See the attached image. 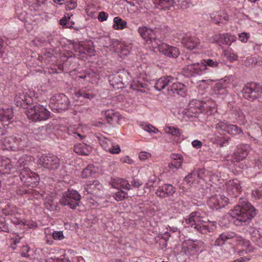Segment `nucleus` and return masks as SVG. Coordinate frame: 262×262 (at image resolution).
<instances>
[{"instance_id":"1","label":"nucleus","mask_w":262,"mask_h":262,"mask_svg":"<svg viewBox=\"0 0 262 262\" xmlns=\"http://www.w3.org/2000/svg\"><path fill=\"white\" fill-rule=\"evenodd\" d=\"M138 31L149 48L153 50L157 48L160 53L169 57L177 58L179 55L178 48L162 42L164 31L161 28L151 29L142 26L139 27Z\"/></svg>"},{"instance_id":"2","label":"nucleus","mask_w":262,"mask_h":262,"mask_svg":"<svg viewBox=\"0 0 262 262\" xmlns=\"http://www.w3.org/2000/svg\"><path fill=\"white\" fill-rule=\"evenodd\" d=\"M230 214L235 226H243L249 223L257 214V210L251 203L242 199Z\"/></svg>"},{"instance_id":"3","label":"nucleus","mask_w":262,"mask_h":262,"mask_svg":"<svg viewBox=\"0 0 262 262\" xmlns=\"http://www.w3.org/2000/svg\"><path fill=\"white\" fill-rule=\"evenodd\" d=\"M155 87L160 91L166 87L168 91L172 92L174 95L177 94L184 97L186 89L185 85L177 82V79L171 76H165L159 78L156 82Z\"/></svg>"},{"instance_id":"4","label":"nucleus","mask_w":262,"mask_h":262,"mask_svg":"<svg viewBox=\"0 0 262 262\" xmlns=\"http://www.w3.org/2000/svg\"><path fill=\"white\" fill-rule=\"evenodd\" d=\"M28 145V140L26 135L4 137L3 134L0 135V148L3 150H21Z\"/></svg>"},{"instance_id":"5","label":"nucleus","mask_w":262,"mask_h":262,"mask_svg":"<svg viewBox=\"0 0 262 262\" xmlns=\"http://www.w3.org/2000/svg\"><path fill=\"white\" fill-rule=\"evenodd\" d=\"M200 214L199 212H193L190 213L188 217L185 219V223L187 227H193L203 234L213 231L215 227L213 225L209 227L204 225V221L202 220Z\"/></svg>"},{"instance_id":"6","label":"nucleus","mask_w":262,"mask_h":262,"mask_svg":"<svg viewBox=\"0 0 262 262\" xmlns=\"http://www.w3.org/2000/svg\"><path fill=\"white\" fill-rule=\"evenodd\" d=\"M229 239L232 240V241L235 242L236 244L246 246L247 248L245 249L246 252L251 251L249 242L241 236L232 231L225 232L221 233L214 242V245L216 246H222L226 242H227Z\"/></svg>"},{"instance_id":"7","label":"nucleus","mask_w":262,"mask_h":262,"mask_svg":"<svg viewBox=\"0 0 262 262\" xmlns=\"http://www.w3.org/2000/svg\"><path fill=\"white\" fill-rule=\"evenodd\" d=\"M191 56L186 58V66L182 69V74L188 78L196 77L201 76L204 72L205 68L200 62H193Z\"/></svg>"},{"instance_id":"8","label":"nucleus","mask_w":262,"mask_h":262,"mask_svg":"<svg viewBox=\"0 0 262 262\" xmlns=\"http://www.w3.org/2000/svg\"><path fill=\"white\" fill-rule=\"evenodd\" d=\"M80 200L81 196L77 191L69 189L60 199V203L63 206H68L74 209L79 205Z\"/></svg>"},{"instance_id":"9","label":"nucleus","mask_w":262,"mask_h":262,"mask_svg":"<svg viewBox=\"0 0 262 262\" xmlns=\"http://www.w3.org/2000/svg\"><path fill=\"white\" fill-rule=\"evenodd\" d=\"M27 116L33 121H42L49 118L50 112L42 105L32 104L28 111Z\"/></svg>"},{"instance_id":"10","label":"nucleus","mask_w":262,"mask_h":262,"mask_svg":"<svg viewBox=\"0 0 262 262\" xmlns=\"http://www.w3.org/2000/svg\"><path fill=\"white\" fill-rule=\"evenodd\" d=\"M38 164L49 170H56L60 165V159L52 154L41 155L38 160Z\"/></svg>"},{"instance_id":"11","label":"nucleus","mask_w":262,"mask_h":262,"mask_svg":"<svg viewBox=\"0 0 262 262\" xmlns=\"http://www.w3.org/2000/svg\"><path fill=\"white\" fill-rule=\"evenodd\" d=\"M69 104L68 98L63 94H58L51 98L50 106L52 110L60 112L68 110Z\"/></svg>"},{"instance_id":"12","label":"nucleus","mask_w":262,"mask_h":262,"mask_svg":"<svg viewBox=\"0 0 262 262\" xmlns=\"http://www.w3.org/2000/svg\"><path fill=\"white\" fill-rule=\"evenodd\" d=\"M242 93L245 98L253 101L261 96L262 88L258 83L251 82L245 85Z\"/></svg>"},{"instance_id":"13","label":"nucleus","mask_w":262,"mask_h":262,"mask_svg":"<svg viewBox=\"0 0 262 262\" xmlns=\"http://www.w3.org/2000/svg\"><path fill=\"white\" fill-rule=\"evenodd\" d=\"M204 110L202 102L196 100L191 101L187 108L185 114L188 117H196L197 115Z\"/></svg>"},{"instance_id":"14","label":"nucleus","mask_w":262,"mask_h":262,"mask_svg":"<svg viewBox=\"0 0 262 262\" xmlns=\"http://www.w3.org/2000/svg\"><path fill=\"white\" fill-rule=\"evenodd\" d=\"M203 244V243L200 241H188L183 245L182 251L186 255H193Z\"/></svg>"},{"instance_id":"15","label":"nucleus","mask_w":262,"mask_h":262,"mask_svg":"<svg viewBox=\"0 0 262 262\" xmlns=\"http://www.w3.org/2000/svg\"><path fill=\"white\" fill-rule=\"evenodd\" d=\"M14 102L17 106L27 108L32 104V99L26 93H22L16 95Z\"/></svg>"},{"instance_id":"16","label":"nucleus","mask_w":262,"mask_h":262,"mask_svg":"<svg viewBox=\"0 0 262 262\" xmlns=\"http://www.w3.org/2000/svg\"><path fill=\"white\" fill-rule=\"evenodd\" d=\"M84 189L88 193L98 195L102 191L103 186L97 180L90 181L84 185Z\"/></svg>"},{"instance_id":"17","label":"nucleus","mask_w":262,"mask_h":262,"mask_svg":"<svg viewBox=\"0 0 262 262\" xmlns=\"http://www.w3.org/2000/svg\"><path fill=\"white\" fill-rule=\"evenodd\" d=\"M181 42L185 48L190 50L199 49L201 47L200 40L195 36L186 35L182 38Z\"/></svg>"},{"instance_id":"18","label":"nucleus","mask_w":262,"mask_h":262,"mask_svg":"<svg viewBox=\"0 0 262 262\" xmlns=\"http://www.w3.org/2000/svg\"><path fill=\"white\" fill-rule=\"evenodd\" d=\"M176 190V188L172 185L165 184L158 187L156 191V194L161 198H164L172 195Z\"/></svg>"},{"instance_id":"19","label":"nucleus","mask_w":262,"mask_h":262,"mask_svg":"<svg viewBox=\"0 0 262 262\" xmlns=\"http://www.w3.org/2000/svg\"><path fill=\"white\" fill-rule=\"evenodd\" d=\"M241 190L242 187L237 180L229 181L227 185V191L231 197L236 198Z\"/></svg>"},{"instance_id":"20","label":"nucleus","mask_w":262,"mask_h":262,"mask_svg":"<svg viewBox=\"0 0 262 262\" xmlns=\"http://www.w3.org/2000/svg\"><path fill=\"white\" fill-rule=\"evenodd\" d=\"M109 82L114 89H119L124 88L126 82L123 79L121 74H116L109 76Z\"/></svg>"},{"instance_id":"21","label":"nucleus","mask_w":262,"mask_h":262,"mask_svg":"<svg viewBox=\"0 0 262 262\" xmlns=\"http://www.w3.org/2000/svg\"><path fill=\"white\" fill-rule=\"evenodd\" d=\"M147 86V83L140 77L134 78L130 84V88L134 90L142 93L146 92L148 90Z\"/></svg>"},{"instance_id":"22","label":"nucleus","mask_w":262,"mask_h":262,"mask_svg":"<svg viewBox=\"0 0 262 262\" xmlns=\"http://www.w3.org/2000/svg\"><path fill=\"white\" fill-rule=\"evenodd\" d=\"M13 118V112L12 108H3L0 111V120L5 125H8Z\"/></svg>"},{"instance_id":"23","label":"nucleus","mask_w":262,"mask_h":262,"mask_svg":"<svg viewBox=\"0 0 262 262\" xmlns=\"http://www.w3.org/2000/svg\"><path fill=\"white\" fill-rule=\"evenodd\" d=\"M92 147L85 143H79L74 146V151L76 154L82 156H88L92 151Z\"/></svg>"},{"instance_id":"24","label":"nucleus","mask_w":262,"mask_h":262,"mask_svg":"<svg viewBox=\"0 0 262 262\" xmlns=\"http://www.w3.org/2000/svg\"><path fill=\"white\" fill-rule=\"evenodd\" d=\"M104 115L107 122L110 124H113L114 122H118L120 120L119 114L113 110L105 111Z\"/></svg>"},{"instance_id":"25","label":"nucleus","mask_w":262,"mask_h":262,"mask_svg":"<svg viewBox=\"0 0 262 262\" xmlns=\"http://www.w3.org/2000/svg\"><path fill=\"white\" fill-rule=\"evenodd\" d=\"M211 20L216 24H219L220 23L225 24L228 20V15L225 13L224 12L220 13H212L211 15Z\"/></svg>"},{"instance_id":"26","label":"nucleus","mask_w":262,"mask_h":262,"mask_svg":"<svg viewBox=\"0 0 262 262\" xmlns=\"http://www.w3.org/2000/svg\"><path fill=\"white\" fill-rule=\"evenodd\" d=\"M15 162V161H12L7 158L2 159L0 161V167L2 168L1 170L5 171V172H9L13 167V164Z\"/></svg>"},{"instance_id":"27","label":"nucleus","mask_w":262,"mask_h":262,"mask_svg":"<svg viewBox=\"0 0 262 262\" xmlns=\"http://www.w3.org/2000/svg\"><path fill=\"white\" fill-rule=\"evenodd\" d=\"M84 55H82V57L85 58L87 55L91 57L95 55L96 51L92 41L89 40L87 42H84Z\"/></svg>"},{"instance_id":"28","label":"nucleus","mask_w":262,"mask_h":262,"mask_svg":"<svg viewBox=\"0 0 262 262\" xmlns=\"http://www.w3.org/2000/svg\"><path fill=\"white\" fill-rule=\"evenodd\" d=\"M220 199H221V195L212 196L209 199L207 202L209 206L213 209L217 210L221 208V207H220Z\"/></svg>"},{"instance_id":"29","label":"nucleus","mask_w":262,"mask_h":262,"mask_svg":"<svg viewBox=\"0 0 262 262\" xmlns=\"http://www.w3.org/2000/svg\"><path fill=\"white\" fill-rule=\"evenodd\" d=\"M252 241L259 247L262 248V234L259 230L253 229L251 232Z\"/></svg>"},{"instance_id":"30","label":"nucleus","mask_w":262,"mask_h":262,"mask_svg":"<svg viewBox=\"0 0 262 262\" xmlns=\"http://www.w3.org/2000/svg\"><path fill=\"white\" fill-rule=\"evenodd\" d=\"M76 96L77 97H83L91 100L96 96V95L91 90L81 89L76 93Z\"/></svg>"},{"instance_id":"31","label":"nucleus","mask_w":262,"mask_h":262,"mask_svg":"<svg viewBox=\"0 0 262 262\" xmlns=\"http://www.w3.org/2000/svg\"><path fill=\"white\" fill-rule=\"evenodd\" d=\"M202 66L205 67L204 72L208 70L209 68H218L219 66V62L215 60L212 59H205L201 60V62Z\"/></svg>"},{"instance_id":"32","label":"nucleus","mask_w":262,"mask_h":262,"mask_svg":"<svg viewBox=\"0 0 262 262\" xmlns=\"http://www.w3.org/2000/svg\"><path fill=\"white\" fill-rule=\"evenodd\" d=\"M113 28L115 30H123L127 27V23L119 17L114 18Z\"/></svg>"},{"instance_id":"33","label":"nucleus","mask_w":262,"mask_h":262,"mask_svg":"<svg viewBox=\"0 0 262 262\" xmlns=\"http://www.w3.org/2000/svg\"><path fill=\"white\" fill-rule=\"evenodd\" d=\"M72 14L68 13L67 15L60 19L59 24L65 28H71L73 27L74 23L73 21H70V18L72 16Z\"/></svg>"},{"instance_id":"34","label":"nucleus","mask_w":262,"mask_h":262,"mask_svg":"<svg viewBox=\"0 0 262 262\" xmlns=\"http://www.w3.org/2000/svg\"><path fill=\"white\" fill-rule=\"evenodd\" d=\"M153 3L163 9H169L175 3L174 0H152Z\"/></svg>"},{"instance_id":"35","label":"nucleus","mask_w":262,"mask_h":262,"mask_svg":"<svg viewBox=\"0 0 262 262\" xmlns=\"http://www.w3.org/2000/svg\"><path fill=\"white\" fill-rule=\"evenodd\" d=\"M203 172L202 170H194L184 178V181L190 185L193 183V180H190L193 177V175H197L198 179H202L203 177Z\"/></svg>"},{"instance_id":"36","label":"nucleus","mask_w":262,"mask_h":262,"mask_svg":"<svg viewBox=\"0 0 262 262\" xmlns=\"http://www.w3.org/2000/svg\"><path fill=\"white\" fill-rule=\"evenodd\" d=\"M48 126H42L37 128H35L33 133L36 136L35 138H38V139H41L43 136H46L48 132Z\"/></svg>"},{"instance_id":"37","label":"nucleus","mask_w":262,"mask_h":262,"mask_svg":"<svg viewBox=\"0 0 262 262\" xmlns=\"http://www.w3.org/2000/svg\"><path fill=\"white\" fill-rule=\"evenodd\" d=\"M164 130L166 134H170L175 137H179L182 134V131L174 126H166Z\"/></svg>"},{"instance_id":"38","label":"nucleus","mask_w":262,"mask_h":262,"mask_svg":"<svg viewBox=\"0 0 262 262\" xmlns=\"http://www.w3.org/2000/svg\"><path fill=\"white\" fill-rule=\"evenodd\" d=\"M228 34H220L215 35L213 37L214 41L217 42L219 40L220 42L230 46V39H229Z\"/></svg>"},{"instance_id":"39","label":"nucleus","mask_w":262,"mask_h":262,"mask_svg":"<svg viewBox=\"0 0 262 262\" xmlns=\"http://www.w3.org/2000/svg\"><path fill=\"white\" fill-rule=\"evenodd\" d=\"M95 172L94 167L93 165H89L82 171L81 177L82 178H88L91 177Z\"/></svg>"},{"instance_id":"40","label":"nucleus","mask_w":262,"mask_h":262,"mask_svg":"<svg viewBox=\"0 0 262 262\" xmlns=\"http://www.w3.org/2000/svg\"><path fill=\"white\" fill-rule=\"evenodd\" d=\"M31 253V251L28 245H23L21 246L20 253L23 257L31 259L32 258Z\"/></svg>"},{"instance_id":"41","label":"nucleus","mask_w":262,"mask_h":262,"mask_svg":"<svg viewBox=\"0 0 262 262\" xmlns=\"http://www.w3.org/2000/svg\"><path fill=\"white\" fill-rule=\"evenodd\" d=\"M84 42H79L78 43H75L74 45V48L76 52L78 53L77 55L79 56V58H83L84 57H82V55H84Z\"/></svg>"},{"instance_id":"42","label":"nucleus","mask_w":262,"mask_h":262,"mask_svg":"<svg viewBox=\"0 0 262 262\" xmlns=\"http://www.w3.org/2000/svg\"><path fill=\"white\" fill-rule=\"evenodd\" d=\"M230 79L227 78L225 80H221V81L215 85V89L216 91H220L222 90H225L230 86L229 83Z\"/></svg>"},{"instance_id":"43","label":"nucleus","mask_w":262,"mask_h":262,"mask_svg":"<svg viewBox=\"0 0 262 262\" xmlns=\"http://www.w3.org/2000/svg\"><path fill=\"white\" fill-rule=\"evenodd\" d=\"M242 133V129L240 127L236 125L229 124L227 133L230 135H236Z\"/></svg>"},{"instance_id":"44","label":"nucleus","mask_w":262,"mask_h":262,"mask_svg":"<svg viewBox=\"0 0 262 262\" xmlns=\"http://www.w3.org/2000/svg\"><path fill=\"white\" fill-rule=\"evenodd\" d=\"M235 115L237 116L236 119L237 121L241 124L244 125L246 122L245 115L244 113L239 109L235 110Z\"/></svg>"},{"instance_id":"45","label":"nucleus","mask_w":262,"mask_h":262,"mask_svg":"<svg viewBox=\"0 0 262 262\" xmlns=\"http://www.w3.org/2000/svg\"><path fill=\"white\" fill-rule=\"evenodd\" d=\"M229 124L226 122L221 121L215 125V128L219 131L227 133Z\"/></svg>"},{"instance_id":"46","label":"nucleus","mask_w":262,"mask_h":262,"mask_svg":"<svg viewBox=\"0 0 262 262\" xmlns=\"http://www.w3.org/2000/svg\"><path fill=\"white\" fill-rule=\"evenodd\" d=\"M118 186L117 187L118 189H121L122 188L125 190H130V185L128 182L124 179H120L118 180Z\"/></svg>"},{"instance_id":"47","label":"nucleus","mask_w":262,"mask_h":262,"mask_svg":"<svg viewBox=\"0 0 262 262\" xmlns=\"http://www.w3.org/2000/svg\"><path fill=\"white\" fill-rule=\"evenodd\" d=\"M183 161H172L168 164V167L170 169L174 171L175 169H178L181 168Z\"/></svg>"},{"instance_id":"48","label":"nucleus","mask_w":262,"mask_h":262,"mask_svg":"<svg viewBox=\"0 0 262 262\" xmlns=\"http://www.w3.org/2000/svg\"><path fill=\"white\" fill-rule=\"evenodd\" d=\"M127 197V193L125 191L121 190L115 193L114 198L117 201H120L124 200Z\"/></svg>"},{"instance_id":"49","label":"nucleus","mask_w":262,"mask_h":262,"mask_svg":"<svg viewBox=\"0 0 262 262\" xmlns=\"http://www.w3.org/2000/svg\"><path fill=\"white\" fill-rule=\"evenodd\" d=\"M242 160L243 159L237 151V150L233 152L230 158L228 159V161H230L232 163L239 162Z\"/></svg>"},{"instance_id":"50","label":"nucleus","mask_w":262,"mask_h":262,"mask_svg":"<svg viewBox=\"0 0 262 262\" xmlns=\"http://www.w3.org/2000/svg\"><path fill=\"white\" fill-rule=\"evenodd\" d=\"M177 5L181 9H186L190 6V0H177Z\"/></svg>"},{"instance_id":"51","label":"nucleus","mask_w":262,"mask_h":262,"mask_svg":"<svg viewBox=\"0 0 262 262\" xmlns=\"http://www.w3.org/2000/svg\"><path fill=\"white\" fill-rule=\"evenodd\" d=\"M28 158V157L27 155H24L18 158H17L16 157H15L14 158V160L17 161L16 162L18 164L19 166H21L26 164V159Z\"/></svg>"},{"instance_id":"52","label":"nucleus","mask_w":262,"mask_h":262,"mask_svg":"<svg viewBox=\"0 0 262 262\" xmlns=\"http://www.w3.org/2000/svg\"><path fill=\"white\" fill-rule=\"evenodd\" d=\"M77 6V0H66V9L72 10Z\"/></svg>"},{"instance_id":"53","label":"nucleus","mask_w":262,"mask_h":262,"mask_svg":"<svg viewBox=\"0 0 262 262\" xmlns=\"http://www.w3.org/2000/svg\"><path fill=\"white\" fill-rule=\"evenodd\" d=\"M143 128L146 132L150 133H157L158 132V129L149 124L143 125Z\"/></svg>"},{"instance_id":"54","label":"nucleus","mask_w":262,"mask_h":262,"mask_svg":"<svg viewBox=\"0 0 262 262\" xmlns=\"http://www.w3.org/2000/svg\"><path fill=\"white\" fill-rule=\"evenodd\" d=\"M237 149L242 151L243 154L245 153L247 156L248 155L249 152L251 150V147L249 144L241 145Z\"/></svg>"},{"instance_id":"55","label":"nucleus","mask_w":262,"mask_h":262,"mask_svg":"<svg viewBox=\"0 0 262 262\" xmlns=\"http://www.w3.org/2000/svg\"><path fill=\"white\" fill-rule=\"evenodd\" d=\"M178 233V234H179L180 232L178 230V229L176 227H172L170 228V230L169 232H166L163 236V238L166 241L168 239V236H171V233Z\"/></svg>"},{"instance_id":"56","label":"nucleus","mask_w":262,"mask_h":262,"mask_svg":"<svg viewBox=\"0 0 262 262\" xmlns=\"http://www.w3.org/2000/svg\"><path fill=\"white\" fill-rule=\"evenodd\" d=\"M8 231V226L6 224L5 218L0 217V232H7Z\"/></svg>"},{"instance_id":"57","label":"nucleus","mask_w":262,"mask_h":262,"mask_svg":"<svg viewBox=\"0 0 262 262\" xmlns=\"http://www.w3.org/2000/svg\"><path fill=\"white\" fill-rule=\"evenodd\" d=\"M13 208L12 206L7 205L5 208L2 209V212L6 215L12 214L14 212Z\"/></svg>"},{"instance_id":"58","label":"nucleus","mask_w":262,"mask_h":262,"mask_svg":"<svg viewBox=\"0 0 262 262\" xmlns=\"http://www.w3.org/2000/svg\"><path fill=\"white\" fill-rule=\"evenodd\" d=\"M95 75V73H86L82 74L79 76H78L77 77V78L79 79V78L84 79L88 81H90V78H92L93 76H94Z\"/></svg>"},{"instance_id":"59","label":"nucleus","mask_w":262,"mask_h":262,"mask_svg":"<svg viewBox=\"0 0 262 262\" xmlns=\"http://www.w3.org/2000/svg\"><path fill=\"white\" fill-rule=\"evenodd\" d=\"M52 237L55 240H61L64 238L62 231H54L52 233Z\"/></svg>"},{"instance_id":"60","label":"nucleus","mask_w":262,"mask_h":262,"mask_svg":"<svg viewBox=\"0 0 262 262\" xmlns=\"http://www.w3.org/2000/svg\"><path fill=\"white\" fill-rule=\"evenodd\" d=\"M239 40L243 42H246L250 37V35L247 33H242L238 35Z\"/></svg>"},{"instance_id":"61","label":"nucleus","mask_w":262,"mask_h":262,"mask_svg":"<svg viewBox=\"0 0 262 262\" xmlns=\"http://www.w3.org/2000/svg\"><path fill=\"white\" fill-rule=\"evenodd\" d=\"M108 17V14L104 11L100 12L98 16V19L100 21L106 20Z\"/></svg>"},{"instance_id":"62","label":"nucleus","mask_w":262,"mask_h":262,"mask_svg":"<svg viewBox=\"0 0 262 262\" xmlns=\"http://www.w3.org/2000/svg\"><path fill=\"white\" fill-rule=\"evenodd\" d=\"M253 168L256 170L262 169V162L259 159H255L253 163Z\"/></svg>"},{"instance_id":"63","label":"nucleus","mask_w":262,"mask_h":262,"mask_svg":"<svg viewBox=\"0 0 262 262\" xmlns=\"http://www.w3.org/2000/svg\"><path fill=\"white\" fill-rule=\"evenodd\" d=\"M229 198L221 195V199L220 200V207H221V208L224 207L229 203Z\"/></svg>"},{"instance_id":"64","label":"nucleus","mask_w":262,"mask_h":262,"mask_svg":"<svg viewBox=\"0 0 262 262\" xmlns=\"http://www.w3.org/2000/svg\"><path fill=\"white\" fill-rule=\"evenodd\" d=\"M120 150V147L119 145H115L109 149V151L113 154H118Z\"/></svg>"}]
</instances>
